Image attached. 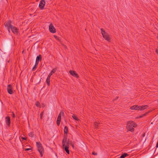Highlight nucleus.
<instances>
[{"instance_id":"nucleus-22","label":"nucleus","mask_w":158,"mask_h":158,"mask_svg":"<svg viewBox=\"0 0 158 158\" xmlns=\"http://www.w3.org/2000/svg\"><path fill=\"white\" fill-rule=\"evenodd\" d=\"M35 105L38 107H40V108L41 107L40 104L38 101L36 102L35 103Z\"/></svg>"},{"instance_id":"nucleus-33","label":"nucleus","mask_w":158,"mask_h":158,"mask_svg":"<svg viewBox=\"0 0 158 158\" xmlns=\"http://www.w3.org/2000/svg\"><path fill=\"white\" fill-rule=\"evenodd\" d=\"M31 149L30 148H26L25 149V151H29V150H30Z\"/></svg>"},{"instance_id":"nucleus-35","label":"nucleus","mask_w":158,"mask_h":158,"mask_svg":"<svg viewBox=\"0 0 158 158\" xmlns=\"http://www.w3.org/2000/svg\"><path fill=\"white\" fill-rule=\"evenodd\" d=\"M156 53L157 54H158V48L156 49Z\"/></svg>"},{"instance_id":"nucleus-15","label":"nucleus","mask_w":158,"mask_h":158,"mask_svg":"<svg viewBox=\"0 0 158 158\" xmlns=\"http://www.w3.org/2000/svg\"><path fill=\"white\" fill-rule=\"evenodd\" d=\"M63 148L68 154H69V146H63Z\"/></svg>"},{"instance_id":"nucleus-28","label":"nucleus","mask_w":158,"mask_h":158,"mask_svg":"<svg viewBox=\"0 0 158 158\" xmlns=\"http://www.w3.org/2000/svg\"><path fill=\"white\" fill-rule=\"evenodd\" d=\"M37 66L35 65L33 67L32 70L33 71L35 70L36 69V68H37Z\"/></svg>"},{"instance_id":"nucleus-5","label":"nucleus","mask_w":158,"mask_h":158,"mask_svg":"<svg viewBox=\"0 0 158 158\" xmlns=\"http://www.w3.org/2000/svg\"><path fill=\"white\" fill-rule=\"evenodd\" d=\"M70 142L69 139L67 140L66 138H64L62 140L63 146H69Z\"/></svg>"},{"instance_id":"nucleus-18","label":"nucleus","mask_w":158,"mask_h":158,"mask_svg":"<svg viewBox=\"0 0 158 158\" xmlns=\"http://www.w3.org/2000/svg\"><path fill=\"white\" fill-rule=\"evenodd\" d=\"M41 56L40 55L39 56H37L36 60L39 61H41Z\"/></svg>"},{"instance_id":"nucleus-10","label":"nucleus","mask_w":158,"mask_h":158,"mask_svg":"<svg viewBox=\"0 0 158 158\" xmlns=\"http://www.w3.org/2000/svg\"><path fill=\"white\" fill-rule=\"evenodd\" d=\"M69 73L73 77H75L77 78H78L79 77V76L78 74L76 73L75 71L70 70L69 71Z\"/></svg>"},{"instance_id":"nucleus-13","label":"nucleus","mask_w":158,"mask_h":158,"mask_svg":"<svg viewBox=\"0 0 158 158\" xmlns=\"http://www.w3.org/2000/svg\"><path fill=\"white\" fill-rule=\"evenodd\" d=\"M148 107V105H143L142 106H139V110H142Z\"/></svg>"},{"instance_id":"nucleus-11","label":"nucleus","mask_w":158,"mask_h":158,"mask_svg":"<svg viewBox=\"0 0 158 158\" xmlns=\"http://www.w3.org/2000/svg\"><path fill=\"white\" fill-rule=\"evenodd\" d=\"M6 122L7 125L9 126L10 123V118L9 116H7L6 118Z\"/></svg>"},{"instance_id":"nucleus-34","label":"nucleus","mask_w":158,"mask_h":158,"mask_svg":"<svg viewBox=\"0 0 158 158\" xmlns=\"http://www.w3.org/2000/svg\"><path fill=\"white\" fill-rule=\"evenodd\" d=\"M118 97H117L116 98L113 99V100H115L118 99Z\"/></svg>"},{"instance_id":"nucleus-19","label":"nucleus","mask_w":158,"mask_h":158,"mask_svg":"<svg viewBox=\"0 0 158 158\" xmlns=\"http://www.w3.org/2000/svg\"><path fill=\"white\" fill-rule=\"evenodd\" d=\"M64 133H65L66 134H67V133H68V127L66 126H65L64 127Z\"/></svg>"},{"instance_id":"nucleus-26","label":"nucleus","mask_w":158,"mask_h":158,"mask_svg":"<svg viewBox=\"0 0 158 158\" xmlns=\"http://www.w3.org/2000/svg\"><path fill=\"white\" fill-rule=\"evenodd\" d=\"M69 144H70L72 146L73 148H74V142H70V143Z\"/></svg>"},{"instance_id":"nucleus-20","label":"nucleus","mask_w":158,"mask_h":158,"mask_svg":"<svg viewBox=\"0 0 158 158\" xmlns=\"http://www.w3.org/2000/svg\"><path fill=\"white\" fill-rule=\"evenodd\" d=\"M128 155L126 153H124L122 155L120 156V158H124L125 157L127 156Z\"/></svg>"},{"instance_id":"nucleus-37","label":"nucleus","mask_w":158,"mask_h":158,"mask_svg":"<svg viewBox=\"0 0 158 158\" xmlns=\"http://www.w3.org/2000/svg\"><path fill=\"white\" fill-rule=\"evenodd\" d=\"M12 113H13V118H15V114H14V113L13 112H12Z\"/></svg>"},{"instance_id":"nucleus-16","label":"nucleus","mask_w":158,"mask_h":158,"mask_svg":"<svg viewBox=\"0 0 158 158\" xmlns=\"http://www.w3.org/2000/svg\"><path fill=\"white\" fill-rule=\"evenodd\" d=\"M100 124V123L99 122H94V128H98V127H99V125Z\"/></svg>"},{"instance_id":"nucleus-8","label":"nucleus","mask_w":158,"mask_h":158,"mask_svg":"<svg viewBox=\"0 0 158 158\" xmlns=\"http://www.w3.org/2000/svg\"><path fill=\"white\" fill-rule=\"evenodd\" d=\"M45 4V2L44 0H41L40 2L39 7L41 9H43Z\"/></svg>"},{"instance_id":"nucleus-21","label":"nucleus","mask_w":158,"mask_h":158,"mask_svg":"<svg viewBox=\"0 0 158 158\" xmlns=\"http://www.w3.org/2000/svg\"><path fill=\"white\" fill-rule=\"evenodd\" d=\"M62 113L63 114H64V112H60V113L59 114L58 116L57 117V118L60 119H61V114Z\"/></svg>"},{"instance_id":"nucleus-29","label":"nucleus","mask_w":158,"mask_h":158,"mask_svg":"<svg viewBox=\"0 0 158 158\" xmlns=\"http://www.w3.org/2000/svg\"><path fill=\"white\" fill-rule=\"evenodd\" d=\"M44 114V112H42L40 114V118L41 119H42V118L43 115Z\"/></svg>"},{"instance_id":"nucleus-4","label":"nucleus","mask_w":158,"mask_h":158,"mask_svg":"<svg viewBox=\"0 0 158 158\" xmlns=\"http://www.w3.org/2000/svg\"><path fill=\"white\" fill-rule=\"evenodd\" d=\"M6 27L7 28L9 33H10V29L12 25H11V22L10 20L7 21L4 23Z\"/></svg>"},{"instance_id":"nucleus-6","label":"nucleus","mask_w":158,"mask_h":158,"mask_svg":"<svg viewBox=\"0 0 158 158\" xmlns=\"http://www.w3.org/2000/svg\"><path fill=\"white\" fill-rule=\"evenodd\" d=\"M7 90L8 93L11 94L14 93L12 85H8L7 87Z\"/></svg>"},{"instance_id":"nucleus-17","label":"nucleus","mask_w":158,"mask_h":158,"mask_svg":"<svg viewBox=\"0 0 158 158\" xmlns=\"http://www.w3.org/2000/svg\"><path fill=\"white\" fill-rule=\"evenodd\" d=\"M56 70V68H54L53 69L51 72L49 73V74L48 75V76H50V77H51V76L52 75L53 73H55Z\"/></svg>"},{"instance_id":"nucleus-32","label":"nucleus","mask_w":158,"mask_h":158,"mask_svg":"<svg viewBox=\"0 0 158 158\" xmlns=\"http://www.w3.org/2000/svg\"><path fill=\"white\" fill-rule=\"evenodd\" d=\"M39 62V61L36 60L35 65L37 66Z\"/></svg>"},{"instance_id":"nucleus-12","label":"nucleus","mask_w":158,"mask_h":158,"mask_svg":"<svg viewBox=\"0 0 158 158\" xmlns=\"http://www.w3.org/2000/svg\"><path fill=\"white\" fill-rule=\"evenodd\" d=\"M139 106L137 105H135L130 107V109L131 110H139Z\"/></svg>"},{"instance_id":"nucleus-14","label":"nucleus","mask_w":158,"mask_h":158,"mask_svg":"<svg viewBox=\"0 0 158 158\" xmlns=\"http://www.w3.org/2000/svg\"><path fill=\"white\" fill-rule=\"evenodd\" d=\"M50 77L48 76L46 80V82L48 86H49L50 85Z\"/></svg>"},{"instance_id":"nucleus-7","label":"nucleus","mask_w":158,"mask_h":158,"mask_svg":"<svg viewBox=\"0 0 158 158\" xmlns=\"http://www.w3.org/2000/svg\"><path fill=\"white\" fill-rule=\"evenodd\" d=\"M49 30L51 33H54L56 32V30L52 24H50L49 26Z\"/></svg>"},{"instance_id":"nucleus-25","label":"nucleus","mask_w":158,"mask_h":158,"mask_svg":"<svg viewBox=\"0 0 158 158\" xmlns=\"http://www.w3.org/2000/svg\"><path fill=\"white\" fill-rule=\"evenodd\" d=\"M28 135L30 137H32L34 136L33 133L32 132H30V133H29Z\"/></svg>"},{"instance_id":"nucleus-23","label":"nucleus","mask_w":158,"mask_h":158,"mask_svg":"<svg viewBox=\"0 0 158 158\" xmlns=\"http://www.w3.org/2000/svg\"><path fill=\"white\" fill-rule=\"evenodd\" d=\"M61 121V119L57 118L56 123L57 125L58 126L59 125Z\"/></svg>"},{"instance_id":"nucleus-9","label":"nucleus","mask_w":158,"mask_h":158,"mask_svg":"<svg viewBox=\"0 0 158 158\" xmlns=\"http://www.w3.org/2000/svg\"><path fill=\"white\" fill-rule=\"evenodd\" d=\"M10 29L15 34H17L18 32L19 29L14 26H12Z\"/></svg>"},{"instance_id":"nucleus-2","label":"nucleus","mask_w":158,"mask_h":158,"mask_svg":"<svg viewBox=\"0 0 158 158\" xmlns=\"http://www.w3.org/2000/svg\"><path fill=\"white\" fill-rule=\"evenodd\" d=\"M36 146L37 147L38 150L40 153L41 156L42 157L44 151L42 145L40 142H36Z\"/></svg>"},{"instance_id":"nucleus-36","label":"nucleus","mask_w":158,"mask_h":158,"mask_svg":"<svg viewBox=\"0 0 158 158\" xmlns=\"http://www.w3.org/2000/svg\"><path fill=\"white\" fill-rule=\"evenodd\" d=\"M22 139H23V140H26L27 139V138H25V137H22Z\"/></svg>"},{"instance_id":"nucleus-30","label":"nucleus","mask_w":158,"mask_h":158,"mask_svg":"<svg viewBox=\"0 0 158 158\" xmlns=\"http://www.w3.org/2000/svg\"><path fill=\"white\" fill-rule=\"evenodd\" d=\"M149 112H147L146 113L144 114H143L140 117H142L143 116H145L147 114H148Z\"/></svg>"},{"instance_id":"nucleus-31","label":"nucleus","mask_w":158,"mask_h":158,"mask_svg":"<svg viewBox=\"0 0 158 158\" xmlns=\"http://www.w3.org/2000/svg\"><path fill=\"white\" fill-rule=\"evenodd\" d=\"M92 154L93 155H97V152H93L92 153Z\"/></svg>"},{"instance_id":"nucleus-1","label":"nucleus","mask_w":158,"mask_h":158,"mask_svg":"<svg viewBox=\"0 0 158 158\" xmlns=\"http://www.w3.org/2000/svg\"><path fill=\"white\" fill-rule=\"evenodd\" d=\"M137 126V124L133 121H128L127 124V130L131 132L134 131V127H136Z\"/></svg>"},{"instance_id":"nucleus-27","label":"nucleus","mask_w":158,"mask_h":158,"mask_svg":"<svg viewBox=\"0 0 158 158\" xmlns=\"http://www.w3.org/2000/svg\"><path fill=\"white\" fill-rule=\"evenodd\" d=\"M54 37L57 40H58V41H60V38L59 37H57V36H56V35H54Z\"/></svg>"},{"instance_id":"nucleus-24","label":"nucleus","mask_w":158,"mask_h":158,"mask_svg":"<svg viewBox=\"0 0 158 158\" xmlns=\"http://www.w3.org/2000/svg\"><path fill=\"white\" fill-rule=\"evenodd\" d=\"M72 117L75 120L78 121L79 119L77 117V116L73 114L72 116Z\"/></svg>"},{"instance_id":"nucleus-3","label":"nucleus","mask_w":158,"mask_h":158,"mask_svg":"<svg viewBox=\"0 0 158 158\" xmlns=\"http://www.w3.org/2000/svg\"><path fill=\"white\" fill-rule=\"evenodd\" d=\"M101 31L103 37L108 42H110L111 40L110 35L106 32L102 28L101 29Z\"/></svg>"}]
</instances>
